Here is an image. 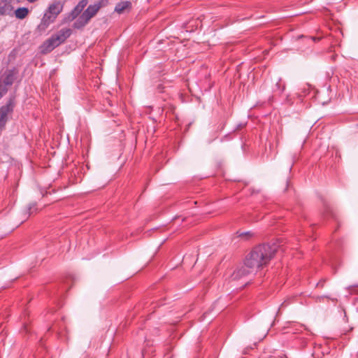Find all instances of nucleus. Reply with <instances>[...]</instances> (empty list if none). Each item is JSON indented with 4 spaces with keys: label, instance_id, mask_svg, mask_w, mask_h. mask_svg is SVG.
<instances>
[{
    "label": "nucleus",
    "instance_id": "f257e3e1",
    "mask_svg": "<svg viewBox=\"0 0 358 358\" xmlns=\"http://www.w3.org/2000/svg\"><path fill=\"white\" fill-rule=\"evenodd\" d=\"M277 251L275 245L262 244L255 247L246 256L245 262L250 269L257 271L267 265Z\"/></svg>",
    "mask_w": 358,
    "mask_h": 358
},
{
    "label": "nucleus",
    "instance_id": "f03ea898",
    "mask_svg": "<svg viewBox=\"0 0 358 358\" xmlns=\"http://www.w3.org/2000/svg\"><path fill=\"white\" fill-rule=\"evenodd\" d=\"M72 30L69 28H63L58 32L52 34L51 37L47 39L41 45V52L48 54L52 52L55 48L64 43L66 40L70 37Z\"/></svg>",
    "mask_w": 358,
    "mask_h": 358
},
{
    "label": "nucleus",
    "instance_id": "7ed1b4c3",
    "mask_svg": "<svg viewBox=\"0 0 358 358\" xmlns=\"http://www.w3.org/2000/svg\"><path fill=\"white\" fill-rule=\"evenodd\" d=\"M100 8L99 4L90 5L87 8L80 16L79 19L74 23V27L80 28L86 24L88 21L96 15Z\"/></svg>",
    "mask_w": 358,
    "mask_h": 358
},
{
    "label": "nucleus",
    "instance_id": "20e7f679",
    "mask_svg": "<svg viewBox=\"0 0 358 358\" xmlns=\"http://www.w3.org/2000/svg\"><path fill=\"white\" fill-rule=\"evenodd\" d=\"M18 73L15 68L6 70L0 76V87L8 90V87L13 85Z\"/></svg>",
    "mask_w": 358,
    "mask_h": 358
},
{
    "label": "nucleus",
    "instance_id": "39448f33",
    "mask_svg": "<svg viewBox=\"0 0 358 358\" xmlns=\"http://www.w3.org/2000/svg\"><path fill=\"white\" fill-rule=\"evenodd\" d=\"M13 107L14 103L12 100H10L5 106L0 108V136L8 121V115L13 112Z\"/></svg>",
    "mask_w": 358,
    "mask_h": 358
},
{
    "label": "nucleus",
    "instance_id": "423d86ee",
    "mask_svg": "<svg viewBox=\"0 0 358 358\" xmlns=\"http://www.w3.org/2000/svg\"><path fill=\"white\" fill-rule=\"evenodd\" d=\"M255 272V271H252L249 267L245 265V262H244V265L236 269L231 275V280H238L241 278L247 276L251 273Z\"/></svg>",
    "mask_w": 358,
    "mask_h": 358
},
{
    "label": "nucleus",
    "instance_id": "0eeeda50",
    "mask_svg": "<svg viewBox=\"0 0 358 358\" xmlns=\"http://www.w3.org/2000/svg\"><path fill=\"white\" fill-rule=\"evenodd\" d=\"M55 20L56 19L53 16L45 12L41 20L40 24L37 27V30L40 33L44 32L50 26V24L53 23Z\"/></svg>",
    "mask_w": 358,
    "mask_h": 358
},
{
    "label": "nucleus",
    "instance_id": "6e6552de",
    "mask_svg": "<svg viewBox=\"0 0 358 358\" xmlns=\"http://www.w3.org/2000/svg\"><path fill=\"white\" fill-rule=\"evenodd\" d=\"M62 9L63 5L61 3V2L55 1L48 6L45 12L56 19L57 15L62 11Z\"/></svg>",
    "mask_w": 358,
    "mask_h": 358
},
{
    "label": "nucleus",
    "instance_id": "1a4fd4ad",
    "mask_svg": "<svg viewBox=\"0 0 358 358\" xmlns=\"http://www.w3.org/2000/svg\"><path fill=\"white\" fill-rule=\"evenodd\" d=\"M8 0H1L0 2V15H10L13 13V6Z\"/></svg>",
    "mask_w": 358,
    "mask_h": 358
},
{
    "label": "nucleus",
    "instance_id": "9d476101",
    "mask_svg": "<svg viewBox=\"0 0 358 358\" xmlns=\"http://www.w3.org/2000/svg\"><path fill=\"white\" fill-rule=\"evenodd\" d=\"M131 3L129 1H120L116 4L115 11L119 14L124 13L127 10H130Z\"/></svg>",
    "mask_w": 358,
    "mask_h": 358
},
{
    "label": "nucleus",
    "instance_id": "9b49d317",
    "mask_svg": "<svg viewBox=\"0 0 358 358\" xmlns=\"http://www.w3.org/2000/svg\"><path fill=\"white\" fill-rule=\"evenodd\" d=\"M29 14V9L25 7L18 8L15 10V15L16 18L22 20L24 19Z\"/></svg>",
    "mask_w": 358,
    "mask_h": 358
},
{
    "label": "nucleus",
    "instance_id": "f8f14e48",
    "mask_svg": "<svg viewBox=\"0 0 358 358\" xmlns=\"http://www.w3.org/2000/svg\"><path fill=\"white\" fill-rule=\"evenodd\" d=\"M238 236L241 238L243 241H249L251 238H252L255 234L252 231H238L236 232Z\"/></svg>",
    "mask_w": 358,
    "mask_h": 358
},
{
    "label": "nucleus",
    "instance_id": "ddd939ff",
    "mask_svg": "<svg viewBox=\"0 0 358 358\" xmlns=\"http://www.w3.org/2000/svg\"><path fill=\"white\" fill-rule=\"evenodd\" d=\"M350 340V337L346 334H342L339 338H337V345L342 344V348L345 347Z\"/></svg>",
    "mask_w": 358,
    "mask_h": 358
},
{
    "label": "nucleus",
    "instance_id": "4468645a",
    "mask_svg": "<svg viewBox=\"0 0 358 358\" xmlns=\"http://www.w3.org/2000/svg\"><path fill=\"white\" fill-rule=\"evenodd\" d=\"M336 244H337V254L338 253V251L339 250H342V245H343V242L341 241V240H338L337 238V242H336ZM342 265V263L340 262L339 259H338V257L337 256V268Z\"/></svg>",
    "mask_w": 358,
    "mask_h": 358
},
{
    "label": "nucleus",
    "instance_id": "2eb2a0df",
    "mask_svg": "<svg viewBox=\"0 0 358 358\" xmlns=\"http://www.w3.org/2000/svg\"><path fill=\"white\" fill-rule=\"evenodd\" d=\"M341 316H342V320L344 323L347 322H348V317H347V315H346V312L345 310L343 308H340V309L338 310Z\"/></svg>",
    "mask_w": 358,
    "mask_h": 358
},
{
    "label": "nucleus",
    "instance_id": "dca6fc26",
    "mask_svg": "<svg viewBox=\"0 0 358 358\" xmlns=\"http://www.w3.org/2000/svg\"><path fill=\"white\" fill-rule=\"evenodd\" d=\"M245 123H240V124H237V126L236 127L235 131H239V130L242 129L243 127H245Z\"/></svg>",
    "mask_w": 358,
    "mask_h": 358
},
{
    "label": "nucleus",
    "instance_id": "f3484780",
    "mask_svg": "<svg viewBox=\"0 0 358 358\" xmlns=\"http://www.w3.org/2000/svg\"><path fill=\"white\" fill-rule=\"evenodd\" d=\"M7 93V89L0 87V99Z\"/></svg>",
    "mask_w": 358,
    "mask_h": 358
},
{
    "label": "nucleus",
    "instance_id": "a211bd4d",
    "mask_svg": "<svg viewBox=\"0 0 358 358\" xmlns=\"http://www.w3.org/2000/svg\"><path fill=\"white\" fill-rule=\"evenodd\" d=\"M29 214H31L34 210H36V203L31 204L29 208Z\"/></svg>",
    "mask_w": 358,
    "mask_h": 358
},
{
    "label": "nucleus",
    "instance_id": "6ab92c4d",
    "mask_svg": "<svg viewBox=\"0 0 358 358\" xmlns=\"http://www.w3.org/2000/svg\"><path fill=\"white\" fill-rule=\"evenodd\" d=\"M338 32L341 34V35L343 36V31H342L339 27H337V34H338ZM338 38V36H337V38Z\"/></svg>",
    "mask_w": 358,
    "mask_h": 358
},
{
    "label": "nucleus",
    "instance_id": "aec40b11",
    "mask_svg": "<svg viewBox=\"0 0 358 358\" xmlns=\"http://www.w3.org/2000/svg\"><path fill=\"white\" fill-rule=\"evenodd\" d=\"M27 1H29V3H34L35 1H36L37 0H27Z\"/></svg>",
    "mask_w": 358,
    "mask_h": 358
},
{
    "label": "nucleus",
    "instance_id": "412c9836",
    "mask_svg": "<svg viewBox=\"0 0 358 358\" xmlns=\"http://www.w3.org/2000/svg\"><path fill=\"white\" fill-rule=\"evenodd\" d=\"M336 226H337V229H338L339 226H340V224L338 222V221L337 220V224H336Z\"/></svg>",
    "mask_w": 358,
    "mask_h": 358
},
{
    "label": "nucleus",
    "instance_id": "4be33fe9",
    "mask_svg": "<svg viewBox=\"0 0 358 358\" xmlns=\"http://www.w3.org/2000/svg\"><path fill=\"white\" fill-rule=\"evenodd\" d=\"M331 59H335V55H331Z\"/></svg>",
    "mask_w": 358,
    "mask_h": 358
},
{
    "label": "nucleus",
    "instance_id": "5701e85b",
    "mask_svg": "<svg viewBox=\"0 0 358 358\" xmlns=\"http://www.w3.org/2000/svg\"><path fill=\"white\" fill-rule=\"evenodd\" d=\"M357 126H358V123H357Z\"/></svg>",
    "mask_w": 358,
    "mask_h": 358
}]
</instances>
